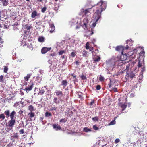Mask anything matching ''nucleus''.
I'll use <instances>...</instances> for the list:
<instances>
[{
    "instance_id": "de8ad7c7",
    "label": "nucleus",
    "mask_w": 147,
    "mask_h": 147,
    "mask_svg": "<svg viewBox=\"0 0 147 147\" xmlns=\"http://www.w3.org/2000/svg\"><path fill=\"white\" fill-rule=\"evenodd\" d=\"M115 120H112L110 123V125H113L115 124Z\"/></svg>"
},
{
    "instance_id": "6ab92c4d",
    "label": "nucleus",
    "mask_w": 147,
    "mask_h": 147,
    "mask_svg": "<svg viewBox=\"0 0 147 147\" xmlns=\"http://www.w3.org/2000/svg\"><path fill=\"white\" fill-rule=\"evenodd\" d=\"M55 93L57 96H62L63 95V93L62 91H61L59 90H56L55 91Z\"/></svg>"
},
{
    "instance_id": "bb28decb",
    "label": "nucleus",
    "mask_w": 147,
    "mask_h": 147,
    "mask_svg": "<svg viewBox=\"0 0 147 147\" xmlns=\"http://www.w3.org/2000/svg\"><path fill=\"white\" fill-rule=\"evenodd\" d=\"M5 117V116L3 114H1L0 115V120L1 119V121L4 119Z\"/></svg>"
},
{
    "instance_id": "b1692460",
    "label": "nucleus",
    "mask_w": 147,
    "mask_h": 147,
    "mask_svg": "<svg viewBox=\"0 0 147 147\" xmlns=\"http://www.w3.org/2000/svg\"><path fill=\"white\" fill-rule=\"evenodd\" d=\"M28 110L31 111V112L32 111H34L35 110L34 107L32 105H30L28 106Z\"/></svg>"
},
{
    "instance_id": "4be33fe9",
    "label": "nucleus",
    "mask_w": 147,
    "mask_h": 147,
    "mask_svg": "<svg viewBox=\"0 0 147 147\" xmlns=\"http://www.w3.org/2000/svg\"><path fill=\"white\" fill-rule=\"evenodd\" d=\"M4 114L7 117H8L10 115V111L9 110H7L4 112Z\"/></svg>"
},
{
    "instance_id": "7c9ffc66",
    "label": "nucleus",
    "mask_w": 147,
    "mask_h": 147,
    "mask_svg": "<svg viewBox=\"0 0 147 147\" xmlns=\"http://www.w3.org/2000/svg\"><path fill=\"white\" fill-rule=\"evenodd\" d=\"M51 113L48 112H46L45 113V116L47 117L51 116Z\"/></svg>"
},
{
    "instance_id": "f704fd0d",
    "label": "nucleus",
    "mask_w": 147,
    "mask_h": 147,
    "mask_svg": "<svg viewBox=\"0 0 147 147\" xmlns=\"http://www.w3.org/2000/svg\"><path fill=\"white\" fill-rule=\"evenodd\" d=\"M4 76L3 75L0 76V82H4L3 80Z\"/></svg>"
},
{
    "instance_id": "423d86ee",
    "label": "nucleus",
    "mask_w": 147,
    "mask_h": 147,
    "mask_svg": "<svg viewBox=\"0 0 147 147\" xmlns=\"http://www.w3.org/2000/svg\"><path fill=\"white\" fill-rule=\"evenodd\" d=\"M15 123L16 121L15 119H11L8 122V125L12 128L15 125Z\"/></svg>"
},
{
    "instance_id": "052dcab7",
    "label": "nucleus",
    "mask_w": 147,
    "mask_h": 147,
    "mask_svg": "<svg viewBox=\"0 0 147 147\" xmlns=\"http://www.w3.org/2000/svg\"><path fill=\"white\" fill-rule=\"evenodd\" d=\"M23 111H22L21 110H20L19 111L18 113H19V114H21L23 113Z\"/></svg>"
},
{
    "instance_id": "5701e85b",
    "label": "nucleus",
    "mask_w": 147,
    "mask_h": 147,
    "mask_svg": "<svg viewBox=\"0 0 147 147\" xmlns=\"http://www.w3.org/2000/svg\"><path fill=\"white\" fill-rule=\"evenodd\" d=\"M11 137H13V138L18 139L19 136L17 133H14L12 134Z\"/></svg>"
},
{
    "instance_id": "2eb2a0df",
    "label": "nucleus",
    "mask_w": 147,
    "mask_h": 147,
    "mask_svg": "<svg viewBox=\"0 0 147 147\" xmlns=\"http://www.w3.org/2000/svg\"><path fill=\"white\" fill-rule=\"evenodd\" d=\"M1 2L4 6H7L9 4V0H2Z\"/></svg>"
},
{
    "instance_id": "79ce46f5",
    "label": "nucleus",
    "mask_w": 147,
    "mask_h": 147,
    "mask_svg": "<svg viewBox=\"0 0 147 147\" xmlns=\"http://www.w3.org/2000/svg\"><path fill=\"white\" fill-rule=\"evenodd\" d=\"M81 79L83 80H85L86 79V78L85 76L82 75L81 76Z\"/></svg>"
},
{
    "instance_id": "bf43d9fd",
    "label": "nucleus",
    "mask_w": 147,
    "mask_h": 147,
    "mask_svg": "<svg viewBox=\"0 0 147 147\" xmlns=\"http://www.w3.org/2000/svg\"><path fill=\"white\" fill-rule=\"evenodd\" d=\"M43 117H40L39 118V120L40 121H41L42 122H43Z\"/></svg>"
},
{
    "instance_id": "3c124183",
    "label": "nucleus",
    "mask_w": 147,
    "mask_h": 147,
    "mask_svg": "<svg viewBox=\"0 0 147 147\" xmlns=\"http://www.w3.org/2000/svg\"><path fill=\"white\" fill-rule=\"evenodd\" d=\"M120 141V140L119 139L117 138L115 140V143H117L118 142H119Z\"/></svg>"
},
{
    "instance_id": "412c9836",
    "label": "nucleus",
    "mask_w": 147,
    "mask_h": 147,
    "mask_svg": "<svg viewBox=\"0 0 147 147\" xmlns=\"http://www.w3.org/2000/svg\"><path fill=\"white\" fill-rule=\"evenodd\" d=\"M31 74H28L27 76L24 77V80L26 81H28L29 79L30 78Z\"/></svg>"
},
{
    "instance_id": "49530a36",
    "label": "nucleus",
    "mask_w": 147,
    "mask_h": 147,
    "mask_svg": "<svg viewBox=\"0 0 147 147\" xmlns=\"http://www.w3.org/2000/svg\"><path fill=\"white\" fill-rule=\"evenodd\" d=\"M142 63L140 62V61H138V66L139 68L140 67L142 66Z\"/></svg>"
},
{
    "instance_id": "864d4df0",
    "label": "nucleus",
    "mask_w": 147,
    "mask_h": 147,
    "mask_svg": "<svg viewBox=\"0 0 147 147\" xmlns=\"http://www.w3.org/2000/svg\"><path fill=\"white\" fill-rule=\"evenodd\" d=\"M112 90L115 92H117V89L116 88H112Z\"/></svg>"
},
{
    "instance_id": "72a5a7b5",
    "label": "nucleus",
    "mask_w": 147,
    "mask_h": 147,
    "mask_svg": "<svg viewBox=\"0 0 147 147\" xmlns=\"http://www.w3.org/2000/svg\"><path fill=\"white\" fill-rule=\"evenodd\" d=\"M84 130L85 132H88L91 131L90 129L88 128L87 127H85L84 128Z\"/></svg>"
},
{
    "instance_id": "58836bf2",
    "label": "nucleus",
    "mask_w": 147,
    "mask_h": 147,
    "mask_svg": "<svg viewBox=\"0 0 147 147\" xmlns=\"http://www.w3.org/2000/svg\"><path fill=\"white\" fill-rule=\"evenodd\" d=\"M85 47L86 49H89V43L88 42L86 43Z\"/></svg>"
},
{
    "instance_id": "aec40b11",
    "label": "nucleus",
    "mask_w": 147,
    "mask_h": 147,
    "mask_svg": "<svg viewBox=\"0 0 147 147\" xmlns=\"http://www.w3.org/2000/svg\"><path fill=\"white\" fill-rule=\"evenodd\" d=\"M37 16V12L36 11H33L31 14V16L32 18H34L36 16Z\"/></svg>"
},
{
    "instance_id": "ea45409f",
    "label": "nucleus",
    "mask_w": 147,
    "mask_h": 147,
    "mask_svg": "<svg viewBox=\"0 0 147 147\" xmlns=\"http://www.w3.org/2000/svg\"><path fill=\"white\" fill-rule=\"evenodd\" d=\"M93 128L94 130H97L99 129V128L96 125L93 126Z\"/></svg>"
},
{
    "instance_id": "0eeeda50",
    "label": "nucleus",
    "mask_w": 147,
    "mask_h": 147,
    "mask_svg": "<svg viewBox=\"0 0 147 147\" xmlns=\"http://www.w3.org/2000/svg\"><path fill=\"white\" fill-rule=\"evenodd\" d=\"M119 105L122 109V111H123L125 110L127 107V103L125 102L124 103L121 102L119 103Z\"/></svg>"
},
{
    "instance_id": "5fc2aeb1",
    "label": "nucleus",
    "mask_w": 147,
    "mask_h": 147,
    "mask_svg": "<svg viewBox=\"0 0 147 147\" xmlns=\"http://www.w3.org/2000/svg\"><path fill=\"white\" fill-rule=\"evenodd\" d=\"M51 28L52 29V30H50L51 33H52L53 32V31L54 30H55V27L54 26H53H53H52V27L51 26Z\"/></svg>"
},
{
    "instance_id": "13d9d810",
    "label": "nucleus",
    "mask_w": 147,
    "mask_h": 147,
    "mask_svg": "<svg viewBox=\"0 0 147 147\" xmlns=\"http://www.w3.org/2000/svg\"><path fill=\"white\" fill-rule=\"evenodd\" d=\"M93 31L94 30H93V29L92 28L91 31V33L90 34V36L94 34Z\"/></svg>"
},
{
    "instance_id": "a878e982",
    "label": "nucleus",
    "mask_w": 147,
    "mask_h": 147,
    "mask_svg": "<svg viewBox=\"0 0 147 147\" xmlns=\"http://www.w3.org/2000/svg\"><path fill=\"white\" fill-rule=\"evenodd\" d=\"M38 41L40 42H43L44 41V38L43 37H40L38 38Z\"/></svg>"
},
{
    "instance_id": "7ed1b4c3",
    "label": "nucleus",
    "mask_w": 147,
    "mask_h": 147,
    "mask_svg": "<svg viewBox=\"0 0 147 147\" xmlns=\"http://www.w3.org/2000/svg\"><path fill=\"white\" fill-rule=\"evenodd\" d=\"M128 48V46L127 45L126 47H124L123 46H119L116 47L115 50L121 52V55H126V53L123 54V51L125 49H127Z\"/></svg>"
},
{
    "instance_id": "c03bdc74",
    "label": "nucleus",
    "mask_w": 147,
    "mask_h": 147,
    "mask_svg": "<svg viewBox=\"0 0 147 147\" xmlns=\"http://www.w3.org/2000/svg\"><path fill=\"white\" fill-rule=\"evenodd\" d=\"M76 55V53L74 52H72L71 54V56L72 57H74L75 55Z\"/></svg>"
},
{
    "instance_id": "4468645a",
    "label": "nucleus",
    "mask_w": 147,
    "mask_h": 147,
    "mask_svg": "<svg viewBox=\"0 0 147 147\" xmlns=\"http://www.w3.org/2000/svg\"><path fill=\"white\" fill-rule=\"evenodd\" d=\"M100 57L99 56H97L96 58L93 59V62L94 63H96L100 61Z\"/></svg>"
},
{
    "instance_id": "9b49d317",
    "label": "nucleus",
    "mask_w": 147,
    "mask_h": 147,
    "mask_svg": "<svg viewBox=\"0 0 147 147\" xmlns=\"http://www.w3.org/2000/svg\"><path fill=\"white\" fill-rule=\"evenodd\" d=\"M31 85L30 86H28L27 87H26L25 88V90H26L27 92L30 91L32 90L33 88V86L34 85L33 82L31 83Z\"/></svg>"
},
{
    "instance_id": "f3484780",
    "label": "nucleus",
    "mask_w": 147,
    "mask_h": 147,
    "mask_svg": "<svg viewBox=\"0 0 147 147\" xmlns=\"http://www.w3.org/2000/svg\"><path fill=\"white\" fill-rule=\"evenodd\" d=\"M16 112L14 111H12L10 114L9 116L11 119H14V116L16 114Z\"/></svg>"
},
{
    "instance_id": "8fccbe9b",
    "label": "nucleus",
    "mask_w": 147,
    "mask_h": 147,
    "mask_svg": "<svg viewBox=\"0 0 147 147\" xmlns=\"http://www.w3.org/2000/svg\"><path fill=\"white\" fill-rule=\"evenodd\" d=\"M56 107H52L50 109V110L51 111L53 110H56Z\"/></svg>"
},
{
    "instance_id": "2f4dec72",
    "label": "nucleus",
    "mask_w": 147,
    "mask_h": 147,
    "mask_svg": "<svg viewBox=\"0 0 147 147\" xmlns=\"http://www.w3.org/2000/svg\"><path fill=\"white\" fill-rule=\"evenodd\" d=\"M92 119L93 121H98V120L99 118L98 117L96 116L92 118Z\"/></svg>"
},
{
    "instance_id": "f03ea898",
    "label": "nucleus",
    "mask_w": 147,
    "mask_h": 147,
    "mask_svg": "<svg viewBox=\"0 0 147 147\" xmlns=\"http://www.w3.org/2000/svg\"><path fill=\"white\" fill-rule=\"evenodd\" d=\"M122 56L124 57L125 56V58H121V59L119 60L118 62H116L114 63L113 66L115 67H119L120 66L122 65L123 61L127 59V55H123Z\"/></svg>"
},
{
    "instance_id": "774afa93",
    "label": "nucleus",
    "mask_w": 147,
    "mask_h": 147,
    "mask_svg": "<svg viewBox=\"0 0 147 147\" xmlns=\"http://www.w3.org/2000/svg\"><path fill=\"white\" fill-rule=\"evenodd\" d=\"M144 53H145L144 52H140L141 54H144Z\"/></svg>"
},
{
    "instance_id": "a211bd4d",
    "label": "nucleus",
    "mask_w": 147,
    "mask_h": 147,
    "mask_svg": "<svg viewBox=\"0 0 147 147\" xmlns=\"http://www.w3.org/2000/svg\"><path fill=\"white\" fill-rule=\"evenodd\" d=\"M28 116L30 117V121H31L32 120L31 118L35 116V113L31 111L28 113Z\"/></svg>"
},
{
    "instance_id": "69168bd1",
    "label": "nucleus",
    "mask_w": 147,
    "mask_h": 147,
    "mask_svg": "<svg viewBox=\"0 0 147 147\" xmlns=\"http://www.w3.org/2000/svg\"><path fill=\"white\" fill-rule=\"evenodd\" d=\"M94 100H92V101L91 102H90V105H93V103H94Z\"/></svg>"
},
{
    "instance_id": "4d7b16f0",
    "label": "nucleus",
    "mask_w": 147,
    "mask_h": 147,
    "mask_svg": "<svg viewBox=\"0 0 147 147\" xmlns=\"http://www.w3.org/2000/svg\"><path fill=\"white\" fill-rule=\"evenodd\" d=\"M56 55L55 53H51L50 54V55L51 56L53 57L55 56Z\"/></svg>"
},
{
    "instance_id": "473e14b6",
    "label": "nucleus",
    "mask_w": 147,
    "mask_h": 147,
    "mask_svg": "<svg viewBox=\"0 0 147 147\" xmlns=\"http://www.w3.org/2000/svg\"><path fill=\"white\" fill-rule=\"evenodd\" d=\"M53 102L56 104H58L59 103V101H58V99L57 97L55 98H54Z\"/></svg>"
},
{
    "instance_id": "37998d69",
    "label": "nucleus",
    "mask_w": 147,
    "mask_h": 147,
    "mask_svg": "<svg viewBox=\"0 0 147 147\" xmlns=\"http://www.w3.org/2000/svg\"><path fill=\"white\" fill-rule=\"evenodd\" d=\"M8 70V68L7 67L5 66L4 70V72L5 73H7Z\"/></svg>"
},
{
    "instance_id": "603ef678",
    "label": "nucleus",
    "mask_w": 147,
    "mask_h": 147,
    "mask_svg": "<svg viewBox=\"0 0 147 147\" xmlns=\"http://www.w3.org/2000/svg\"><path fill=\"white\" fill-rule=\"evenodd\" d=\"M38 2H43V1H44L45 2H47V0H37Z\"/></svg>"
},
{
    "instance_id": "a19ab883",
    "label": "nucleus",
    "mask_w": 147,
    "mask_h": 147,
    "mask_svg": "<svg viewBox=\"0 0 147 147\" xmlns=\"http://www.w3.org/2000/svg\"><path fill=\"white\" fill-rule=\"evenodd\" d=\"M82 54L83 56H86L87 54V52L85 51H84L82 53Z\"/></svg>"
},
{
    "instance_id": "e433bc0d",
    "label": "nucleus",
    "mask_w": 147,
    "mask_h": 147,
    "mask_svg": "<svg viewBox=\"0 0 147 147\" xmlns=\"http://www.w3.org/2000/svg\"><path fill=\"white\" fill-rule=\"evenodd\" d=\"M45 92L44 90L42 89L41 90H40L39 92V93L41 95L43 94Z\"/></svg>"
},
{
    "instance_id": "cd10ccee",
    "label": "nucleus",
    "mask_w": 147,
    "mask_h": 147,
    "mask_svg": "<svg viewBox=\"0 0 147 147\" xmlns=\"http://www.w3.org/2000/svg\"><path fill=\"white\" fill-rule=\"evenodd\" d=\"M105 78L102 75H100V77L99 78V80L101 81L102 82L104 81Z\"/></svg>"
},
{
    "instance_id": "c9c22d12",
    "label": "nucleus",
    "mask_w": 147,
    "mask_h": 147,
    "mask_svg": "<svg viewBox=\"0 0 147 147\" xmlns=\"http://www.w3.org/2000/svg\"><path fill=\"white\" fill-rule=\"evenodd\" d=\"M78 93H80V94H78V97L79 98H80L81 99H83V97H82V94L81 92H78Z\"/></svg>"
},
{
    "instance_id": "c756f323",
    "label": "nucleus",
    "mask_w": 147,
    "mask_h": 147,
    "mask_svg": "<svg viewBox=\"0 0 147 147\" xmlns=\"http://www.w3.org/2000/svg\"><path fill=\"white\" fill-rule=\"evenodd\" d=\"M67 121V119L65 118H63L60 119L59 121V122L60 123H65Z\"/></svg>"
},
{
    "instance_id": "ddd939ff",
    "label": "nucleus",
    "mask_w": 147,
    "mask_h": 147,
    "mask_svg": "<svg viewBox=\"0 0 147 147\" xmlns=\"http://www.w3.org/2000/svg\"><path fill=\"white\" fill-rule=\"evenodd\" d=\"M135 76V75L132 72L129 73H127V75L125 76V78H128L130 77L131 78H132Z\"/></svg>"
},
{
    "instance_id": "e2e57ef3",
    "label": "nucleus",
    "mask_w": 147,
    "mask_h": 147,
    "mask_svg": "<svg viewBox=\"0 0 147 147\" xmlns=\"http://www.w3.org/2000/svg\"><path fill=\"white\" fill-rule=\"evenodd\" d=\"M75 63L77 65H78L79 64V62H78V61H76L75 62Z\"/></svg>"
},
{
    "instance_id": "09e8293b",
    "label": "nucleus",
    "mask_w": 147,
    "mask_h": 147,
    "mask_svg": "<svg viewBox=\"0 0 147 147\" xmlns=\"http://www.w3.org/2000/svg\"><path fill=\"white\" fill-rule=\"evenodd\" d=\"M101 88V87L100 85H98L96 86V89L98 90H100Z\"/></svg>"
},
{
    "instance_id": "1a4fd4ad",
    "label": "nucleus",
    "mask_w": 147,
    "mask_h": 147,
    "mask_svg": "<svg viewBox=\"0 0 147 147\" xmlns=\"http://www.w3.org/2000/svg\"><path fill=\"white\" fill-rule=\"evenodd\" d=\"M51 47L47 48L46 47H43L41 50V53L42 54H45L48 51L51 50Z\"/></svg>"
},
{
    "instance_id": "338daca9",
    "label": "nucleus",
    "mask_w": 147,
    "mask_h": 147,
    "mask_svg": "<svg viewBox=\"0 0 147 147\" xmlns=\"http://www.w3.org/2000/svg\"><path fill=\"white\" fill-rule=\"evenodd\" d=\"M71 75L73 76V78H75L76 77V76L75 75H74L73 74H71Z\"/></svg>"
},
{
    "instance_id": "dca6fc26",
    "label": "nucleus",
    "mask_w": 147,
    "mask_h": 147,
    "mask_svg": "<svg viewBox=\"0 0 147 147\" xmlns=\"http://www.w3.org/2000/svg\"><path fill=\"white\" fill-rule=\"evenodd\" d=\"M68 83L66 80H63L61 82V84L63 86L64 88H65L67 86Z\"/></svg>"
},
{
    "instance_id": "c85d7f7f",
    "label": "nucleus",
    "mask_w": 147,
    "mask_h": 147,
    "mask_svg": "<svg viewBox=\"0 0 147 147\" xmlns=\"http://www.w3.org/2000/svg\"><path fill=\"white\" fill-rule=\"evenodd\" d=\"M66 52V51L64 50H61L59 52V55H61L63 53Z\"/></svg>"
},
{
    "instance_id": "f257e3e1",
    "label": "nucleus",
    "mask_w": 147,
    "mask_h": 147,
    "mask_svg": "<svg viewBox=\"0 0 147 147\" xmlns=\"http://www.w3.org/2000/svg\"><path fill=\"white\" fill-rule=\"evenodd\" d=\"M107 4V2L103 1V0H100V1L98 2L96 5V8L94 10L95 11L94 15L95 22L92 24V26L93 28L96 26V22L100 18L101 13L106 9Z\"/></svg>"
},
{
    "instance_id": "4c0bfd02",
    "label": "nucleus",
    "mask_w": 147,
    "mask_h": 147,
    "mask_svg": "<svg viewBox=\"0 0 147 147\" xmlns=\"http://www.w3.org/2000/svg\"><path fill=\"white\" fill-rule=\"evenodd\" d=\"M47 7H45L42 8L41 9V12L42 13H44L47 10Z\"/></svg>"
},
{
    "instance_id": "680f3d73",
    "label": "nucleus",
    "mask_w": 147,
    "mask_h": 147,
    "mask_svg": "<svg viewBox=\"0 0 147 147\" xmlns=\"http://www.w3.org/2000/svg\"><path fill=\"white\" fill-rule=\"evenodd\" d=\"M108 85H109V88H111V87L112 86H111V80L110 81V82L108 84Z\"/></svg>"
},
{
    "instance_id": "6e6552de",
    "label": "nucleus",
    "mask_w": 147,
    "mask_h": 147,
    "mask_svg": "<svg viewBox=\"0 0 147 147\" xmlns=\"http://www.w3.org/2000/svg\"><path fill=\"white\" fill-rule=\"evenodd\" d=\"M122 55H119L117 57H114L113 58V59L114 60V62L115 63V62H118V61H119V60H121V58L122 57Z\"/></svg>"
},
{
    "instance_id": "20e7f679",
    "label": "nucleus",
    "mask_w": 147,
    "mask_h": 147,
    "mask_svg": "<svg viewBox=\"0 0 147 147\" xmlns=\"http://www.w3.org/2000/svg\"><path fill=\"white\" fill-rule=\"evenodd\" d=\"M88 20L87 18H84L83 20V24L82 26L85 30L88 29Z\"/></svg>"
},
{
    "instance_id": "39448f33",
    "label": "nucleus",
    "mask_w": 147,
    "mask_h": 147,
    "mask_svg": "<svg viewBox=\"0 0 147 147\" xmlns=\"http://www.w3.org/2000/svg\"><path fill=\"white\" fill-rule=\"evenodd\" d=\"M93 7V6H92L91 8H88L85 10H84L83 9H82V11L84 15L88 16L90 14V12L91 11V9Z\"/></svg>"
},
{
    "instance_id": "393cba45",
    "label": "nucleus",
    "mask_w": 147,
    "mask_h": 147,
    "mask_svg": "<svg viewBox=\"0 0 147 147\" xmlns=\"http://www.w3.org/2000/svg\"><path fill=\"white\" fill-rule=\"evenodd\" d=\"M25 26L27 31H28L32 28V26H31V25L29 26L28 25V24H26Z\"/></svg>"
},
{
    "instance_id": "6e6d98bb",
    "label": "nucleus",
    "mask_w": 147,
    "mask_h": 147,
    "mask_svg": "<svg viewBox=\"0 0 147 147\" xmlns=\"http://www.w3.org/2000/svg\"><path fill=\"white\" fill-rule=\"evenodd\" d=\"M19 132L20 134H23L24 133V131L23 129H22L19 131Z\"/></svg>"
},
{
    "instance_id": "a18cd8bd",
    "label": "nucleus",
    "mask_w": 147,
    "mask_h": 147,
    "mask_svg": "<svg viewBox=\"0 0 147 147\" xmlns=\"http://www.w3.org/2000/svg\"><path fill=\"white\" fill-rule=\"evenodd\" d=\"M2 39V38L1 37H0V40H1L0 41V47L1 48L2 47H3V45H2V44L4 42L3 41H1V40Z\"/></svg>"
},
{
    "instance_id": "9d476101",
    "label": "nucleus",
    "mask_w": 147,
    "mask_h": 147,
    "mask_svg": "<svg viewBox=\"0 0 147 147\" xmlns=\"http://www.w3.org/2000/svg\"><path fill=\"white\" fill-rule=\"evenodd\" d=\"M53 128L55 129L56 131L60 130L61 129V128L60 126L58 125L56 123L53 124Z\"/></svg>"
},
{
    "instance_id": "f8f14e48",
    "label": "nucleus",
    "mask_w": 147,
    "mask_h": 147,
    "mask_svg": "<svg viewBox=\"0 0 147 147\" xmlns=\"http://www.w3.org/2000/svg\"><path fill=\"white\" fill-rule=\"evenodd\" d=\"M41 81V78L40 77L38 76L36 77L35 80V82L36 83V84H39Z\"/></svg>"
},
{
    "instance_id": "0e129e2a",
    "label": "nucleus",
    "mask_w": 147,
    "mask_h": 147,
    "mask_svg": "<svg viewBox=\"0 0 147 147\" xmlns=\"http://www.w3.org/2000/svg\"><path fill=\"white\" fill-rule=\"evenodd\" d=\"M130 65L129 64H128L126 66V69H128L129 68V67Z\"/></svg>"
}]
</instances>
